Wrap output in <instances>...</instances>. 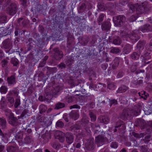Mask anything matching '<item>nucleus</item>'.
Wrapping results in <instances>:
<instances>
[{"mask_svg":"<svg viewBox=\"0 0 152 152\" xmlns=\"http://www.w3.org/2000/svg\"><path fill=\"white\" fill-rule=\"evenodd\" d=\"M142 108L141 103H139L135 105L132 110H130L128 108H125L120 114V117L125 121L127 119L129 118L132 116H137L139 115Z\"/></svg>","mask_w":152,"mask_h":152,"instance_id":"f257e3e1","label":"nucleus"},{"mask_svg":"<svg viewBox=\"0 0 152 152\" xmlns=\"http://www.w3.org/2000/svg\"><path fill=\"white\" fill-rule=\"evenodd\" d=\"M129 8V12L132 13L136 11L137 14H141L145 13L149 10V5L146 2L142 3L141 4L139 5L137 3L135 4H129L128 5Z\"/></svg>","mask_w":152,"mask_h":152,"instance_id":"f03ea898","label":"nucleus"},{"mask_svg":"<svg viewBox=\"0 0 152 152\" xmlns=\"http://www.w3.org/2000/svg\"><path fill=\"white\" fill-rule=\"evenodd\" d=\"M18 9L17 4L15 2H13L7 8L6 12L9 15L13 16L16 13Z\"/></svg>","mask_w":152,"mask_h":152,"instance_id":"7ed1b4c3","label":"nucleus"},{"mask_svg":"<svg viewBox=\"0 0 152 152\" xmlns=\"http://www.w3.org/2000/svg\"><path fill=\"white\" fill-rule=\"evenodd\" d=\"M126 18L123 15L115 16L113 18L114 24L119 27L123 26L126 21Z\"/></svg>","mask_w":152,"mask_h":152,"instance_id":"20e7f679","label":"nucleus"},{"mask_svg":"<svg viewBox=\"0 0 152 152\" xmlns=\"http://www.w3.org/2000/svg\"><path fill=\"white\" fill-rule=\"evenodd\" d=\"M11 40V38H8L2 42V47L4 49L9 50L6 51V53H8L12 47V42Z\"/></svg>","mask_w":152,"mask_h":152,"instance_id":"39448f33","label":"nucleus"},{"mask_svg":"<svg viewBox=\"0 0 152 152\" xmlns=\"http://www.w3.org/2000/svg\"><path fill=\"white\" fill-rule=\"evenodd\" d=\"M53 57L56 60H59L63 56V53L58 48H55L53 49Z\"/></svg>","mask_w":152,"mask_h":152,"instance_id":"423d86ee","label":"nucleus"},{"mask_svg":"<svg viewBox=\"0 0 152 152\" xmlns=\"http://www.w3.org/2000/svg\"><path fill=\"white\" fill-rule=\"evenodd\" d=\"M126 36L129 37L132 40L135 42L140 38V32L138 30H135L130 34H127Z\"/></svg>","mask_w":152,"mask_h":152,"instance_id":"0eeeda50","label":"nucleus"},{"mask_svg":"<svg viewBox=\"0 0 152 152\" xmlns=\"http://www.w3.org/2000/svg\"><path fill=\"white\" fill-rule=\"evenodd\" d=\"M0 30V35L3 36L10 35L12 32V29L10 28V27H1Z\"/></svg>","mask_w":152,"mask_h":152,"instance_id":"6e6552de","label":"nucleus"},{"mask_svg":"<svg viewBox=\"0 0 152 152\" xmlns=\"http://www.w3.org/2000/svg\"><path fill=\"white\" fill-rule=\"evenodd\" d=\"M56 138L59 140V141L61 142H64L65 140V134L64 133L59 131H57L55 134Z\"/></svg>","mask_w":152,"mask_h":152,"instance_id":"1a4fd4ad","label":"nucleus"},{"mask_svg":"<svg viewBox=\"0 0 152 152\" xmlns=\"http://www.w3.org/2000/svg\"><path fill=\"white\" fill-rule=\"evenodd\" d=\"M56 138L59 140V141L61 142H64L65 140V134L64 133L59 131H57L55 134Z\"/></svg>","mask_w":152,"mask_h":152,"instance_id":"9d476101","label":"nucleus"},{"mask_svg":"<svg viewBox=\"0 0 152 152\" xmlns=\"http://www.w3.org/2000/svg\"><path fill=\"white\" fill-rule=\"evenodd\" d=\"M18 119V118L14 117V115L9 118V123L13 126H16L19 124Z\"/></svg>","mask_w":152,"mask_h":152,"instance_id":"9b49d317","label":"nucleus"},{"mask_svg":"<svg viewBox=\"0 0 152 152\" xmlns=\"http://www.w3.org/2000/svg\"><path fill=\"white\" fill-rule=\"evenodd\" d=\"M98 121L100 123L107 124L109 122L110 119L107 116L101 115L98 118Z\"/></svg>","mask_w":152,"mask_h":152,"instance_id":"f8f14e48","label":"nucleus"},{"mask_svg":"<svg viewBox=\"0 0 152 152\" xmlns=\"http://www.w3.org/2000/svg\"><path fill=\"white\" fill-rule=\"evenodd\" d=\"M109 40L110 42H113V44L116 45H119L121 43V40L120 37L117 36L110 37Z\"/></svg>","mask_w":152,"mask_h":152,"instance_id":"ddd939ff","label":"nucleus"},{"mask_svg":"<svg viewBox=\"0 0 152 152\" xmlns=\"http://www.w3.org/2000/svg\"><path fill=\"white\" fill-rule=\"evenodd\" d=\"M94 139L91 138L89 139L86 144V147L87 149L89 150H92L94 148Z\"/></svg>","mask_w":152,"mask_h":152,"instance_id":"4468645a","label":"nucleus"},{"mask_svg":"<svg viewBox=\"0 0 152 152\" xmlns=\"http://www.w3.org/2000/svg\"><path fill=\"white\" fill-rule=\"evenodd\" d=\"M105 139L104 137L102 135H99L96 137L95 142L98 146H100L104 144Z\"/></svg>","mask_w":152,"mask_h":152,"instance_id":"2eb2a0df","label":"nucleus"},{"mask_svg":"<svg viewBox=\"0 0 152 152\" xmlns=\"http://www.w3.org/2000/svg\"><path fill=\"white\" fill-rule=\"evenodd\" d=\"M66 141L69 144H71L73 142L74 137L73 134L71 133H66L65 134Z\"/></svg>","mask_w":152,"mask_h":152,"instance_id":"dca6fc26","label":"nucleus"},{"mask_svg":"<svg viewBox=\"0 0 152 152\" xmlns=\"http://www.w3.org/2000/svg\"><path fill=\"white\" fill-rule=\"evenodd\" d=\"M101 28L103 31H109L111 26V24L110 21H104L102 23Z\"/></svg>","mask_w":152,"mask_h":152,"instance_id":"f3484780","label":"nucleus"},{"mask_svg":"<svg viewBox=\"0 0 152 152\" xmlns=\"http://www.w3.org/2000/svg\"><path fill=\"white\" fill-rule=\"evenodd\" d=\"M143 32H146L148 31H152V26L149 24H146L144 25L143 26L140 28L139 30Z\"/></svg>","mask_w":152,"mask_h":152,"instance_id":"a211bd4d","label":"nucleus"},{"mask_svg":"<svg viewBox=\"0 0 152 152\" xmlns=\"http://www.w3.org/2000/svg\"><path fill=\"white\" fill-rule=\"evenodd\" d=\"M42 137L43 139V141L44 143H46L49 141V139L51 138V137L48 131H46L44 133L42 134Z\"/></svg>","mask_w":152,"mask_h":152,"instance_id":"6ab92c4d","label":"nucleus"},{"mask_svg":"<svg viewBox=\"0 0 152 152\" xmlns=\"http://www.w3.org/2000/svg\"><path fill=\"white\" fill-rule=\"evenodd\" d=\"M141 54V52L139 50H135V51L130 55L131 58L133 60H137L138 59Z\"/></svg>","mask_w":152,"mask_h":152,"instance_id":"aec40b11","label":"nucleus"},{"mask_svg":"<svg viewBox=\"0 0 152 152\" xmlns=\"http://www.w3.org/2000/svg\"><path fill=\"white\" fill-rule=\"evenodd\" d=\"M7 80L9 86L14 85L17 82L15 76V75H12L7 77Z\"/></svg>","mask_w":152,"mask_h":152,"instance_id":"412c9836","label":"nucleus"},{"mask_svg":"<svg viewBox=\"0 0 152 152\" xmlns=\"http://www.w3.org/2000/svg\"><path fill=\"white\" fill-rule=\"evenodd\" d=\"M145 44V43L144 41H140L137 44L136 50L141 52L143 49Z\"/></svg>","mask_w":152,"mask_h":152,"instance_id":"4be33fe9","label":"nucleus"},{"mask_svg":"<svg viewBox=\"0 0 152 152\" xmlns=\"http://www.w3.org/2000/svg\"><path fill=\"white\" fill-rule=\"evenodd\" d=\"M69 116L71 118L75 120L79 117V115L78 111H72L69 113Z\"/></svg>","mask_w":152,"mask_h":152,"instance_id":"5701e85b","label":"nucleus"},{"mask_svg":"<svg viewBox=\"0 0 152 152\" xmlns=\"http://www.w3.org/2000/svg\"><path fill=\"white\" fill-rule=\"evenodd\" d=\"M33 141L32 137L31 135H26L22 141V143L29 144Z\"/></svg>","mask_w":152,"mask_h":152,"instance_id":"b1692460","label":"nucleus"},{"mask_svg":"<svg viewBox=\"0 0 152 152\" xmlns=\"http://www.w3.org/2000/svg\"><path fill=\"white\" fill-rule=\"evenodd\" d=\"M46 68L47 69V74L48 75L52 73H55L57 72V69L56 67H54L53 68L49 67H47L44 68V69H45Z\"/></svg>","mask_w":152,"mask_h":152,"instance_id":"393cba45","label":"nucleus"},{"mask_svg":"<svg viewBox=\"0 0 152 152\" xmlns=\"http://www.w3.org/2000/svg\"><path fill=\"white\" fill-rule=\"evenodd\" d=\"M132 49V46L129 44L125 45L123 49V51L126 54H128L131 51Z\"/></svg>","mask_w":152,"mask_h":152,"instance_id":"a878e982","label":"nucleus"},{"mask_svg":"<svg viewBox=\"0 0 152 152\" xmlns=\"http://www.w3.org/2000/svg\"><path fill=\"white\" fill-rule=\"evenodd\" d=\"M91 126L94 130V134H98L99 133L100 131V127L98 125L91 123Z\"/></svg>","mask_w":152,"mask_h":152,"instance_id":"bb28decb","label":"nucleus"},{"mask_svg":"<svg viewBox=\"0 0 152 152\" xmlns=\"http://www.w3.org/2000/svg\"><path fill=\"white\" fill-rule=\"evenodd\" d=\"M129 88L128 87L123 85L118 88L116 92L118 93H124Z\"/></svg>","mask_w":152,"mask_h":152,"instance_id":"cd10ccee","label":"nucleus"},{"mask_svg":"<svg viewBox=\"0 0 152 152\" xmlns=\"http://www.w3.org/2000/svg\"><path fill=\"white\" fill-rule=\"evenodd\" d=\"M23 136V134L21 133H18L15 136V138L19 142V145H21L22 144V138Z\"/></svg>","mask_w":152,"mask_h":152,"instance_id":"c85d7f7f","label":"nucleus"},{"mask_svg":"<svg viewBox=\"0 0 152 152\" xmlns=\"http://www.w3.org/2000/svg\"><path fill=\"white\" fill-rule=\"evenodd\" d=\"M7 150V152H18V149L16 146H8Z\"/></svg>","mask_w":152,"mask_h":152,"instance_id":"c756f323","label":"nucleus"},{"mask_svg":"<svg viewBox=\"0 0 152 152\" xmlns=\"http://www.w3.org/2000/svg\"><path fill=\"white\" fill-rule=\"evenodd\" d=\"M3 110L5 112L6 116L9 118L14 115L11 111L8 108L4 109Z\"/></svg>","mask_w":152,"mask_h":152,"instance_id":"7c9ffc66","label":"nucleus"},{"mask_svg":"<svg viewBox=\"0 0 152 152\" xmlns=\"http://www.w3.org/2000/svg\"><path fill=\"white\" fill-rule=\"evenodd\" d=\"M39 121L42 123V125H44L45 126L48 125L47 124V119L44 117L39 116Z\"/></svg>","mask_w":152,"mask_h":152,"instance_id":"2f4dec72","label":"nucleus"},{"mask_svg":"<svg viewBox=\"0 0 152 152\" xmlns=\"http://www.w3.org/2000/svg\"><path fill=\"white\" fill-rule=\"evenodd\" d=\"M105 16V14L103 13L99 15L97 19V22L99 25H100L102 24V22Z\"/></svg>","mask_w":152,"mask_h":152,"instance_id":"473e14b6","label":"nucleus"},{"mask_svg":"<svg viewBox=\"0 0 152 152\" xmlns=\"http://www.w3.org/2000/svg\"><path fill=\"white\" fill-rule=\"evenodd\" d=\"M110 52L114 54H117L121 52L119 48L117 47H112L110 48Z\"/></svg>","mask_w":152,"mask_h":152,"instance_id":"72a5a7b5","label":"nucleus"},{"mask_svg":"<svg viewBox=\"0 0 152 152\" xmlns=\"http://www.w3.org/2000/svg\"><path fill=\"white\" fill-rule=\"evenodd\" d=\"M74 97L71 95L68 94L65 97V100L68 103L72 102L73 101Z\"/></svg>","mask_w":152,"mask_h":152,"instance_id":"f704fd0d","label":"nucleus"},{"mask_svg":"<svg viewBox=\"0 0 152 152\" xmlns=\"http://www.w3.org/2000/svg\"><path fill=\"white\" fill-rule=\"evenodd\" d=\"M98 9L101 11H104L107 9V7L103 3H99L98 5Z\"/></svg>","mask_w":152,"mask_h":152,"instance_id":"c9c22d12","label":"nucleus"},{"mask_svg":"<svg viewBox=\"0 0 152 152\" xmlns=\"http://www.w3.org/2000/svg\"><path fill=\"white\" fill-rule=\"evenodd\" d=\"M62 89V88L60 86H58L53 88L52 89V93L54 95H56Z\"/></svg>","mask_w":152,"mask_h":152,"instance_id":"e433bc0d","label":"nucleus"},{"mask_svg":"<svg viewBox=\"0 0 152 152\" xmlns=\"http://www.w3.org/2000/svg\"><path fill=\"white\" fill-rule=\"evenodd\" d=\"M150 53L145 51L141 55V57H142L145 60H148L151 58V56L150 55Z\"/></svg>","mask_w":152,"mask_h":152,"instance_id":"4c0bfd02","label":"nucleus"},{"mask_svg":"<svg viewBox=\"0 0 152 152\" xmlns=\"http://www.w3.org/2000/svg\"><path fill=\"white\" fill-rule=\"evenodd\" d=\"M18 91L17 89H14V90L10 91L8 94V95L10 96L13 95L15 96H18Z\"/></svg>","mask_w":152,"mask_h":152,"instance_id":"58836bf2","label":"nucleus"},{"mask_svg":"<svg viewBox=\"0 0 152 152\" xmlns=\"http://www.w3.org/2000/svg\"><path fill=\"white\" fill-rule=\"evenodd\" d=\"M39 109L40 113L42 114L46 111L47 109V107L46 106L41 104L39 106Z\"/></svg>","mask_w":152,"mask_h":152,"instance_id":"ea45409f","label":"nucleus"},{"mask_svg":"<svg viewBox=\"0 0 152 152\" xmlns=\"http://www.w3.org/2000/svg\"><path fill=\"white\" fill-rule=\"evenodd\" d=\"M7 121L5 119L0 118V126L4 128L6 126Z\"/></svg>","mask_w":152,"mask_h":152,"instance_id":"a19ab883","label":"nucleus"},{"mask_svg":"<svg viewBox=\"0 0 152 152\" xmlns=\"http://www.w3.org/2000/svg\"><path fill=\"white\" fill-rule=\"evenodd\" d=\"M80 123L77 122L75 125L72 126L71 127L72 130H79L81 128Z\"/></svg>","mask_w":152,"mask_h":152,"instance_id":"79ce46f5","label":"nucleus"},{"mask_svg":"<svg viewBox=\"0 0 152 152\" xmlns=\"http://www.w3.org/2000/svg\"><path fill=\"white\" fill-rule=\"evenodd\" d=\"M7 16L4 15H1L0 16V23H7Z\"/></svg>","mask_w":152,"mask_h":152,"instance_id":"37998d69","label":"nucleus"},{"mask_svg":"<svg viewBox=\"0 0 152 152\" xmlns=\"http://www.w3.org/2000/svg\"><path fill=\"white\" fill-rule=\"evenodd\" d=\"M90 117L91 118V121L92 122H94L96 121V115L91 111H90L89 113Z\"/></svg>","mask_w":152,"mask_h":152,"instance_id":"c03bdc74","label":"nucleus"},{"mask_svg":"<svg viewBox=\"0 0 152 152\" xmlns=\"http://www.w3.org/2000/svg\"><path fill=\"white\" fill-rule=\"evenodd\" d=\"M86 6L85 3H82L81 5L78 8V11L79 12H81L83 11L86 9Z\"/></svg>","mask_w":152,"mask_h":152,"instance_id":"a18cd8bd","label":"nucleus"},{"mask_svg":"<svg viewBox=\"0 0 152 152\" xmlns=\"http://www.w3.org/2000/svg\"><path fill=\"white\" fill-rule=\"evenodd\" d=\"M107 87L109 89L113 90L116 88V86L115 83L109 82L107 84Z\"/></svg>","mask_w":152,"mask_h":152,"instance_id":"49530a36","label":"nucleus"},{"mask_svg":"<svg viewBox=\"0 0 152 152\" xmlns=\"http://www.w3.org/2000/svg\"><path fill=\"white\" fill-rule=\"evenodd\" d=\"M81 122L83 124H87L89 122V119L86 115H84L81 120Z\"/></svg>","mask_w":152,"mask_h":152,"instance_id":"de8ad7c7","label":"nucleus"},{"mask_svg":"<svg viewBox=\"0 0 152 152\" xmlns=\"http://www.w3.org/2000/svg\"><path fill=\"white\" fill-rule=\"evenodd\" d=\"M77 82V81H75V83H74V86H77V88L78 89V90H75V92L76 91H80L82 90V89L83 88V85H82L80 83H78L77 84H76V83Z\"/></svg>","mask_w":152,"mask_h":152,"instance_id":"09e8293b","label":"nucleus"},{"mask_svg":"<svg viewBox=\"0 0 152 152\" xmlns=\"http://www.w3.org/2000/svg\"><path fill=\"white\" fill-rule=\"evenodd\" d=\"M139 65V62H135L133 64L131 68V70L132 72H134L137 69V67Z\"/></svg>","mask_w":152,"mask_h":152,"instance_id":"8fccbe9b","label":"nucleus"},{"mask_svg":"<svg viewBox=\"0 0 152 152\" xmlns=\"http://www.w3.org/2000/svg\"><path fill=\"white\" fill-rule=\"evenodd\" d=\"M124 124V123L123 121L120 120H118L116 122L115 128H118L120 126H122V127L125 128V126Z\"/></svg>","mask_w":152,"mask_h":152,"instance_id":"3c124183","label":"nucleus"},{"mask_svg":"<svg viewBox=\"0 0 152 152\" xmlns=\"http://www.w3.org/2000/svg\"><path fill=\"white\" fill-rule=\"evenodd\" d=\"M11 63L14 66H17L19 64V62L17 58H12L11 59Z\"/></svg>","mask_w":152,"mask_h":152,"instance_id":"603ef678","label":"nucleus"},{"mask_svg":"<svg viewBox=\"0 0 152 152\" xmlns=\"http://www.w3.org/2000/svg\"><path fill=\"white\" fill-rule=\"evenodd\" d=\"M8 88L5 86H2L0 88V92L1 94H5L7 91Z\"/></svg>","mask_w":152,"mask_h":152,"instance_id":"864d4df0","label":"nucleus"},{"mask_svg":"<svg viewBox=\"0 0 152 152\" xmlns=\"http://www.w3.org/2000/svg\"><path fill=\"white\" fill-rule=\"evenodd\" d=\"M107 9L108 8L110 11L112 10L115 7L114 4L111 2L107 3Z\"/></svg>","mask_w":152,"mask_h":152,"instance_id":"5fc2aeb1","label":"nucleus"},{"mask_svg":"<svg viewBox=\"0 0 152 152\" xmlns=\"http://www.w3.org/2000/svg\"><path fill=\"white\" fill-rule=\"evenodd\" d=\"M133 134L135 137L139 138L143 137L145 135V134L143 133L138 134L134 132L133 133Z\"/></svg>","mask_w":152,"mask_h":152,"instance_id":"6e6d98bb","label":"nucleus"},{"mask_svg":"<svg viewBox=\"0 0 152 152\" xmlns=\"http://www.w3.org/2000/svg\"><path fill=\"white\" fill-rule=\"evenodd\" d=\"M65 106L64 103L61 102H59L56 104L55 108L56 109H59L62 108Z\"/></svg>","mask_w":152,"mask_h":152,"instance_id":"4d7b16f0","label":"nucleus"},{"mask_svg":"<svg viewBox=\"0 0 152 152\" xmlns=\"http://www.w3.org/2000/svg\"><path fill=\"white\" fill-rule=\"evenodd\" d=\"M142 152H150L148 150L147 145H143L139 147Z\"/></svg>","mask_w":152,"mask_h":152,"instance_id":"13d9d810","label":"nucleus"},{"mask_svg":"<svg viewBox=\"0 0 152 152\" xmlns=\"http://www.w3.org/2000/svg\"><path fill=\"white\" fill-rule=\"evenodd\" d=\"M0 136H1V138L3 139H6L8 137V135L7 134L3 133L1 129H0Z\"/></svg>","mask_w":152,"mask_h":152,"instance_id":"bf43d9fd","label":"nucleus"},{"mask_svg":"<svg viewBox=\"0 0 152 152\" xmlns=\"http://www.w3.org/2000/svg\"><path fill=\"white\" fill-rule=\"evenodd\" d=\"M27 113V110L26 109H25L23 110V112H22L21 114L20 115V116H18V119H20L21 118L23 119L24 117H25V115H26Z\"/></svg>","mask_w":152,"mask_h":152,"instance_id":"052dcab7","label":"nucleus"},{"mask_svg":"<svg viewBox=\"0 0 152 152\" xmlns=\"http://www.w3.org/2000/svg\"><path fill=\"white\" fill-rule=\"evenodd\" d=\"M73 61V60L71 58H68L66 59L65 63L68 66L71 65Z\"/></svg>","mask_w":152,"mask_h":152,"instance_id":"680f3d73","label":"nucleus"},{"mask_svg":"<svg viewBox=\"0 0 152 152\" xmlns=\"http://www.w3.org/2000/svg\"><path fill=\"white\" fill-rule=\"evenodd\" d=\"M117 101L116 100L114 99H109V103L110 106H112V104L115 105L117 104Z\"/></svg>","mask_w":152,"mask_h":152,"instance_id":"e2e57ef3","label":"nucleus"},{"mask_svg":"<svg viewBox=\"0 0 152 152\" xmlns=\"http://www.w3.org/2000/svg\"><path fill=\"white\" fill-rule=\"evenodd\" d=\"M64 126V124L63 122L61 121H58L56 123V127L60 128H62Z\"/></svg>","mask_w":152,"mask_h":152,"instance_id":"0e129e2a","label":"nucleus"},{"mask_svg":"<svg viewBox=\"0 0 152 152\" xmlns=\"http://www.w3.org/2000/svg\"><path fill=\"white\" fill-rule=\"evenodd\" d=\"M0 103L1 105V108L3 110L6 109L7 105L6 102H0Z\"/></svg>","mask_w":152,"mask_h":152,"instance_id":"69168bd1","label":"nucleus"},{"mask_svg":"<svg viewBox=\"0 0 152 152\" xmlns=\"http://www.w3.org/2000/svg\"><path fill=\"white\" fill-rule=\"evenodd\" d=\"M20 104V99L18 98L15 99V103L14 107L15 108H17Z\"/></svg>","mask_w":152,"mask_h":152,"instance_id":"338daca9","label":"nucleus"},{"mask_svg":"<svg viewBox=\"0 0 152 152\" xmlns=\"http://www.w3.org/2000/svg\"><path fill=\"white\" fill-rule=\"evenodd\" d=\"M137 17L136 15H132L129 19V20L130 22H133L137 18Z\"/></svg>","mask_w":152,"mask_h":152,"instance_id":"774afa93","label":"nucleus"}]
</instances>
